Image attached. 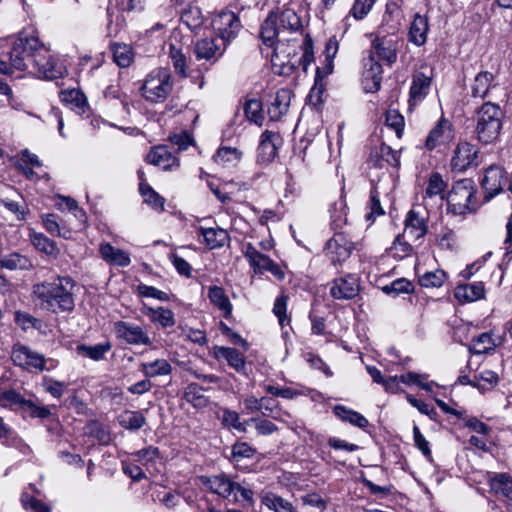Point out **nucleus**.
Masks as SVG:
<instances>
[{
	"mask_svg": "<svg viewBox=\"0 0 512 512\" xmlns=\"http://www.w3.org/2000/svg\"><path fill=\"white\" fill-rule=\"evenodd\" d=\"M302 28L300 17L292 9L272 11L261 25L260 37L264 44L274 47L271 62L278 74L288 75L298 65L296 59V46L286 53L285 41L289 42V34L297 33Z\"/></svg>",
	"mask_w": 512,
	"mask_h": 512,
	"instance_id": "f257e3e1",
	"label": "nucleus"
},
{
	"mask_svg": "<svg viewBox=\"0 0 512 512\" xmlns=\"http://www.w3.org/2000/svg\"><path fill=\"white\" fill-rule=\"evenodd\" d=\"M9 61L14 70L27 71L48 80L60 78L66 72L36 36L26 33H20L13 42Z\"/></svg>",
	"mask_w": 512,
	"mask_h": 512,
	"instance_id": "f03ea898",
	"label": "nucleus"
},
{
	"mask_svg": "<svg viewBox=\"0 0 512 512\" xmlns=\"http://www.w3.org/2000/svg\"><path fill=\"white\" fill-rule=\"evenodd\" d=\"M75 281L69 276H56L32 286L31 300L34 305L47 312H71L75 307Z\"/></svg>",
	"mask_w": 512,
	"mask_h": 512,
	"instance_id": "7ed1b4c3",
	"label": "nucleus"
},
{
	"mask_svg": "<svg viewBox=\"0 0 512 512\" xmlns=\"http://www.w3.org/2000/svg\"><path fill=\"white\" fill-rule=\"evenodd\" d=\"M503 112L499 105L490 101L484 103L477 113L475 134L477 140L484 144H491L497 140L502 129Z\"/></svg>",
	"mask_w": 512,
	"mask_h": 512,
	"instance_id": "20e7f679",
	"label": "nucleus"
},
{
	"mask_svg": "<svg viewBox=\"0 0 512 512\" xmlns=\"http://www.w3.org/2000/svg\"><path fill=\"white\" fill-rule=\"evenodd\" d=\"M173 89L170 72L165 68L152 70L141 86L142 96L150 102L160 103L166 100Z\"/></svg>",
	"mask_w": 512,
	"mask_h": 512,
	"instance_id": "39448f33",
	"label": "nucleus"
},
{
	"mask_svg": "<svg viewBox=\"0 0 512 512\" xmlns=\"http://www.w3.org/2000/svg\"><path fill=\"white\" fill-rule=\"evenodd\" d=\"M473 181L462 179L457 181L448 194V211L453 215L464 216L476 209Z\"/></svg>",
	"mask_w": 512,
	"mask_h": 512,
	"instance_id": "423d86ee",
	"label": "nucleus"
},
{
	"mask_svg": "<svg viewBox=\"0 0 512 512\" xmlns=\"http://www.w3.org/2000/svg\"><path fill=\"white\" fill-rule=\"evenodd\" d=\"M11 359L16 366L29 372L43 371L46 369L47 360L45 356L21 343L13 345Z\"/></svg>",
	"mask_w": 512,
	"mask_h": 512,
	"instance_id": "0eeeda50",
	"label": "nucleus"
},
{
	"mask_svg": "<svg viewBox=\"0 0 512 512\" xmlns=\"http://www.w3.org/2000/svg\"><path fill=\"white\" fill-rule=\"evenodd\" d=\"M212 27L218 35V39L228 44L237 36L241 28V23L238 16L233 11L222 10L213 18Z\"/></svg>",
	"mask_w": 512,
	"mask_h": 512,
	"instance_id": "6e6552de",
	"label": "nucleus"
},
{
	"mask_svg": "<svg viewBox=\"0 0 512 512\" xmlns=\"http://www.w3.org/2000/svg\"><path fill=\"white\" fill-rule=\"evenodd\" d=\"M114 333L120 341L130 345H151L152 341L148 333L140 326L117 321L113 325Z\"/></svg>",
	"mask_w": 512,
	"mask_h": 512,
	"instance_id": "1a4fd4ad",
	"label": "nucleus"
},
{
	"mask_svg": "<svg viewBox=\"0 0 512 512\" xmlns=\"http://www.w3.org/2000/svg\"><path fill=\"white\" fill-rule=\"evenodd\" d=\"M354 249L353 243L342 232H335L325 244V255L330 259L333 265L344 262L350 257Z\"/></svg>",
	"mask_w": 512,
	"mask_h": 512,
	"instance_id": "9d476101",
	"label": "nucleus"
},
{
	"mask_svg": "<svg viewBox=\"0 0 512 512\" xmlns=\"http://www.w3.org/2000/svg\"><path fill=\"white\" fill-rule=\"evenodd\" d=\"M454 136L452 123L445 118H441L430 130L425 141V147L430 151L436 148H445L452 142Z\"/></svg>",
	"mask_w": 512,
	"mask_h": 512,
	"instance_id": "9b49d317",
	"label": "nucleus"
},
{
	"mask_svg": "<svg viewBox=\"0 0 512 512\" xmlns=\"http://www.w3.org/2000/svg\"><path fill=\"white\" fill-rule=\"evenodd\" d=\"M507 183V174L499 165L489 166L484 173L482 186L485 190V199L490 200L503 191Z\"/></svg>",
	"mask_w": 512,
	"mask_h": 512,
	"instance_id": "f8f14e48",
	"label": "nucleus"
},
{
	"mask_svg": "<svg viewBox=\"0 0 512 512\" xmlns=\"http://www.w3.org/2000/svg\"><path fill=\"white\" fill-rule=\"evenodd\" d=\"M478 150L468 142L459 143L452 156L450 166L453 171L463 172L476 164Z\"/></svg>",
	"mask_w": 512,
	"mask_h": 512,
	"instance_id": "ddd939ff",
	"label": "nucleus"
},
{
	"mask_svg": "<svg viewBox=\"0 0 512 512\" xmlns=\"http://www.w3.org/2000/svg\"><path fill=\"white\" fill-rule=\"evenodd\" d=\"M360 290L359 280L354 274L336 278L331 285L330 294L334 299H352Z\"/></svg>",
	"mask_w": 512,
	"mask_h": 512,
	"instance_id": "4468645a",
	"label": "nucleus"
},
{
	"mask_svg": "<svg viewBox=\"0 0 512 512\" xmlns=\"http://www.w3.org/2000/svg\"><path fill=\"white\" fill-rule=\"evenodd\" d=\"M364 71L363 81L364 88L367 92H376L381 87L383 69L381 64L368 52V56L363 60Z\"/></svg>",
	"mask_w": 512,
	"mask_h": 512,
	"instance_id": "2eb2a0df",
	"label": "nucleus"
},
{
	"mask_svg": "<svg viewBox=\"0 0 512 512\" xmlns=\"http://www.w3.org/2000/svg\"><path fill=\"white\" fill-rule=\"evenodd\" d=\"M505 342V333H496L491 330L476 336L471 345L470 351L474 354H489Z\"/></svg>",
	"mask_w": 512,
	"mask_h": 512,
	"instance_id": "dca6fc26",
	"label": "nucleus"
},
{
	"mask_svg": "<svg viewBox=\"0 0 512 512\" xmlns=\"http://www.w3.org/2000/svg\"><path fill=\"white\" fill-rule=\"evenodd\" d=\"M398 42L393 37L383 36L376 37L372 42L369 53H373L374 57L385 61L388 65H392L397 60Z\"/></svg>",
	"mask_w": 512,
	"mask_h": 512,
	"instance_id": "f3484780",
	"label": "nucleus"
},
{
	"mask_svg": "<svg viewBox=\"0 0 512 512\" xmlns=\"http://www.w3.org/2000/svg\"><path fill=\"white\" fill-rule=\"evenodd\" d=\"M471 96L474 98L492 97L494 91L498 89V83L495 76L489 71H480L473 79L471 85Z\"/></svg>",
	"mask_w": 512,
	"mask_h": 512,
	"instance_id": "a211bd4d",
	"label": "nucleus"
},
{
	"mask_svg": "<svg viewBox=\"0 0 512 512\" xmlns=\"http://www.w3.org/2000/svg\"><path fill=\"white\" fill-rule=\"evenodd\" d=\"M226 46L218 38H204L196 43L194 53L198 60L216 61L223 55Z\"/></svg>",
	"mask_w": 512,
	"mask_h": 512,
	"instance_id": "6ab92c4d",
	"label": "nucleus"
},
{
	"mask_svg": "<svg viewBox=\"0 0 512 512\" xmlns=\"http://www.w3.org/2000/svg\"><path fill=\"white\" fill-rule=\"evenodd\" d=\"M432 78L421 71L412 75V82L409 91V108L421 103L428 95L431 88Z\"/></svg>",
	"mask_w": 512,
	"mask_h": 512,
	"instance_id": "aec40b11",
	"label": "nucleus"
},
{
	"mask_svg": "<svg viewBox=\"0 0 512 512\" xmlns=\"http://www.w3.org/2000/svg\"><path fill=\"white\" fill-rule=\"evenodd\" d=\"M428 232V224L426 217L420 215L414 209L410 210L405 218L404 235L410 241H418L422 239Z\"/></svg>",
	"mask_w": 512,
	"mask_h": 512,
	"instance_id": "412c9836",
	"label": "nucleus"
},
{
	"mask_svg": "<svg viewBox=\"0 0 512 512\" xmlns=\"http://www.w3.org/2000/svg\"><path fill=\"white\" fill-rule=\"evenodd\" d=\"M148 163L158 166L163 170H169L179 166V161L168 149L167 146L154 147L146 156Z\"/></svg>",
	"mask_w": 512,
	"mask_h": 512,
	"instance_id": "4be33fe9",
	"label": "nucleus"
},
{
	"mask_svg": "<svg viewBox=\"0 0 512 512\" xmlns=\"http://www.w3.org/2000/svg\"><path fill=\"white\" fill-rule=\"evenodd\" d=\"M292 92L287 88L279 89L268 107V115L271 120L277 121L285 115L289 109Z\"/></svg>",
	"mask_w": 512,
	"mask_h": 512,
	"instance_id": "5701e85b",
	"label": "nucleus"
},
{
	"mask_svg": "<svg viewBox=\"0 0 512 512\" xmlns=\"http://www.w3.org/2000/svg\"><path fill=\"white\" fill-rule=\"evenodd\" d=\"M369 161L379 168H383L385 163L392 167H398L400 165V156L390 146L383 144L379 149L371 153Z\"/></svg>",
	"mask_w": 512,
	"mask_h": 512,
	"instance_id": "b1692460",
	"label": "nucleus"
},
{
	"mask_svg": "<svg viewBox=\"0 0 512 512\" xmlns=\"http://www.w3.org/2000/svg\"><path fill=\"white\" fill-rule=\"evenodd\" d=\"M485 295V288L482 282L461 284L456 286L454 296L460 302H473L482 299Z\"/></svg>",
	"mask_w": 512,
	"mask_h": 512,
	"instance_id": "393cba45",
	"label": "nucleus"
},
{
	"mask_svg": "<svg viewBox=\"0 0 512 512\" xmlns=\"http://www.w3.org/2000/svg\"><path fill=\"white\" fill-rule=\"evenodd\" d=\"M213 354L216 359H224L228 365L238 372L245 368V358L242 353L231 347L215 346Z\"/></svg>",
	"mask_w": 512,
	"mask_h": 512,
	"instance_id": "a878e982",
	"label": "nucleus"
},
{
	"mask_svg": "<svg viewBox=\"0 0 512 512\" xmlns=\"http://www.w3.org/2000/svg\"><path fill=\"white\" fill-rule=\"evenodd\" d=\"M244 256L255 274H263L273 261L265 254L259 252L251 243L245 246Z\"/></svg>",
	"mask_w": 512,
	"mask_h": 512,
	"instance_id": "bb28decb",
	"label": "nucleus"
},
{
	"mask_svg": "<svg viewBox=\"0 0 512 512\" xmlns=\"http://www.w3.org/2000/svg\"><path fill=\"white\" fill-rule=\"evenodd\" d=\"M228 500L242 506L251 507L255 503L254 492L246 481L237 482L233 480V487L230 492V499Z\"/></svg>",
	"mask_w": 512,
	"mask_h": 512,
	"instance_id": "cd10ccee",
	"label": "nucleus"
},
{
	"mask_svg": "<svg viewBox=\"0 0 512 512\" xmlns=\"http://www.w3.org/2000/svg\"><path fill=\"white\" fill-rule=\"evenodd\" d=\"M204 484L207 488L222 498L230 499V492L233 487V480L225 474L206 477Z\"/></svg>",
	"mask_w": 512,
	"mask_h": 512,
	"instance_id": "c85d7f7f",
	"label": "nucleus"
},
{
	"mask_svg": "<svg viewBox=\"0 0 512 512\" xmlns=\"http://www.w3.org/2000/svg\"><path fill=\"white\" fill-rule=\"evenodd\" d=\"M447 187L446 182L443 180L442 176L435 172L429 176L427 187L425 188L423 194V201L426 206H428V200H432L433 198L439 197L440 201H443L445 198V189Z\"/></svg>",
	"mask_w": 512,
	"mask_h": 512,
	"instance_id": "c756f323",
	"label": "nucleus"
},
{
	"mask_svg": "<svg viewBox=\"0 0 512 512\" xmlns=\"http://www.w3.org/2000/svg\"><path fill=\"white\" fill-rule=\"evenodd\" d=\"M201 235L204 238L206 246L213 250L225 246L229 240V234L225 229L217 228H200Z\"/></svg>",
	"mask_w": 512,
	"mask_h": 512,
	"instance_id": "7c9ffc66",
	"label": "nucleus"
},
{
	"mask_svg": "<svg viewBox=\"0 0 512 512\" xmlns=\"http://www.w3.org/2000/svg\"><path fill=\"white\" fill-rule=\"evenodd\" d=\"M101 257L109 264L126 267L130 264L131 260L129 255L109 243H102L99 248Z\"/></svg>",
	"mask_w": 512,
	"mask_h": 512,
	"instance_id": "2f4dec72",
	"label": "nucleus"
},
{
	"mask_svg": "<svg viewBox=\"0 0 512 512\" xmlns=\"http://www.w3.org/2000/svg\"><path fill=\"white\" fill-rule=\"evenodd\" d=\"M208 298L225 318L231 316L233 307L222 287L210 286L208 288Z\"/></svg>",
	"mask_w": 512,
	"mask_h": 512,
	"instance_id": "473e14b6",
	"label": "nucleus"
},
{
	"mask_svg": "<svg viewBox=\"0 0 512 512\" xmlns=\"http://www.w3.org/2000/svg\"><path fill=\"white\" fill-rule=\"evenodd\" d=\"M0 267L10 271L30 270L33 267L31 259L19 252H12L1 256Z\"/></svg>",
	"mask_w": 512,
	"mask_h": 512,
	"instance_id": "72a5a7b5",
	"label": "nucleus"
},
{
	"mask_svg": "<svg viewBox=\"0 0 512 512\" xmlns=\"http://www.w3.org/2000/svg\"><path fill=\"white\" fill-rule=\"evenodd\" d=\"M491 491L507 499H512V477L507 473H496L489 480Z\"/></svg>",
	"mask_w": 512,
	"mask_h": 512,
	"instance_id": "f704fd0d",
	"label": "nucleus"
},
{
	"mask_svg": "<svg viewBox=\"0 0 512 512\" xmlns=\"http://www.w3.org/2000/svg\"><path fill=\"white\" fill-rule=\"evenodd\" d=\"M428 29L427 18L416 14L409 30L410 41L417 46H422L426 42Z\"/></svg>",
	"mask_w": 512,
	"mask_h": 512,
	"instance_id": "c9c22d12",
	"label": "nucleus"
},
{
	"mask_svg": "<svg viewBox=\"0 0 512 512\" xmlns=\"http://www.w3.org/2000/svg\"><path fill=\"white\" fill-rule=\"evenodd\" d=\"M140 371L148 378L167 376L172 372V366L166 359H156L140 364Z\"/></svg>",
	"mask_w": 512,
	"mask_h": 512,
	"instance_id": "e433bc0d",
	"label": "nucleus"
},
{
	"mask_svg": "<svg viewBox=\"0 0 512 512\" xmlns=\"http://www.w3.org/2000/svg\"><path fill=\"white\" fill-rule=\"evenodd\" d=\"M261 503L273 512H294L292 503L273 492L262 493Z\"/></svg>",
	"mask_w": 512,
	"mask_h": 512,
	"instance_id": "4c0bfd02",
	"label": "nucleus"
},
{
	"mask_svg": "<svg viewBox=\"0 0 512 512\" xmlns=\"http://www.w3.org/2000/svg\"><path fill=\"white\" fill-rule=\"evenodd\" d=\"M241 157L242 152L237 148L223 146L217 150L213 160L223 167H234L240 162Z\"/></svg>",
	"mask_w": 512,
	"mask_h": 512,
	"instance_id": "58836bf2",
	"label": "nucleus"
},
{
	"mask_svg": "<svg viewBox=\"0 0 512 512\" xmlns=\"http://www.w3.org/2000/svg\"><path fill=\"white\" fill-rule=\"evenodd\" d=\"M118 420L121 427L130 431L139 430L146 424L142 411L126 410L119 415Z\"/></svg>",
	"mask_w": 512,
	"mask_h": 512,
	"instance_id": "ea45409f",
	"label": "nucleus"
},
{
	"mask_svg": "<svg viewBox=\"0 0 512 512\" xmlns=\"http://www.w3.org/2000/svg\"><path fill=\"white\" fill-rule=\"evenodd\" d=\"M181 20L189 29L195 30L203 25L205 16L199 6L190 4L183 10Z\"/></svg>",
	"mask_w": 512,
	"mask_h": 512,
	"instance_id": "a19ab883",
	"label": "nucleus"
},
{
	"mask_svg": "<svg viewBox=\"0 0 512 512\" xmlns=\"http://www.w3.org/2000/svg\"><path fill=\"white\" fill-rule=\"evenodd\" d=\"M61 99L71 105L78 114L86 113L88 104L85 95L77 89H71L61 92Z\"/></svg>",
	"mask_w": 512,
	"mask_h": 512,
	"instance_id": "79ce46f5",
	"label": "nucleus"
},
{
	"mask_svg": "<svg viewBox=\"0 0 512 512\" xmlns=\"http://www.w3.org/2000/svg\"><path fill=\"white\" fill-rule=\"evenodd\" d=\"M333 412L342 421L349 422L356 427L365 428L368 425V420L363 415L345 406H335Z\"/></svg>",
	"mask_w": 512,
	"mask_h": 512,
	"instance_id": "37998d69",
	"label": "nucleus"
},
{
	"mask_svg": "<svg viewBox=\"0 0 512 512\" xmlns=\"http://www.w3.org/2000/svg\"><path fill=\"white\" fill-rule=\"evenodd\" d=\"M147 315L152 322L158 323L163 328L172 327L175 325L174 313L167 308H147Z\"/></svg>",
	"mask_w": 512,
	"mask_h": 512,
	"instance_id": "c03bdc74",
	"label": "nucleus"
},
{
	"mask_svg": "<svg viewBox=\"0 0 512 512\" xmlns=\"http://www.w3.org/2000/svg\"><path fill=\"white\" fill-rule=\"evenodd\" d=\"M183 397L196 408L205 407L208 404V398L204 396L203 388L196 383H190L185 387Z\"/></svg>",
	"mask_w": 512,
	"mask_h": 512,
	"instance_id": "a18cd8bd",
	"label": "nucleus"
},
{
	"mask_svg": "<svg viewBox=\"0 0 512 512\" xmlns=\"http://www.w3.org/2000/svg\"><path fill=\"white\" fill-rule=\"evenodd\" d=\"M374 4L375 0H355L349 14L343 19L345 26L349 25L350 17H353L355 20L364 19L370 13Z\"/></svg>",
	"mask_w": 512,
	"mask_h": 512,
	"instance_id": "49530a36",
	"label": "nucleus"
},
{
	"mask_svg": "<svg viewBox=\"0 0 512 512\" xmlns=\"http://www.w3.org/2000/svg\"><path fill=\"white\" fill-rule=\"evenodd\" d=\"M114 62L122 68H126L131 65L134 59V53L132 48L124 43H116L112 46Z\"/></svg>",
	"mask_w": 512,
	"mask_h": 512,
	"instance_id": "de8ad7c7",
	"label": "nucleus"
},
{
	"mask_svg": "<svg viewBox=\"0 0 512 512\" xmlns=\"http://www.w3.org/2000/svg\"><path fill=\"white\" fill-rule=\"evenodd\" d=\"M346 204L343 200H339L335 202L331 209V228L337 232L341 230L345 224H347V213H346Z\"/></svg>",
	"mask_w": 512,
	"mask_h": 512,
	"instance_id": "09e8293b",
	"label": "nucleus"
},
{
	"mask_svg": "<svg viewBox=\"0 0 512 512\" xmlns=\"http://www.w3.org/2000/svg\"><path fill=\"white\" fill-rule=\"evenodd\" d=\"M139 191L144 201L156 210H164L165 199L160 196L149 184L140 183Z\"/></svg>",
	"mask_w": 512,
	"mask_h": 512,
	"instance_id": "8fccbe9b",
	"label": "nucleus"
},
{
	"mask_svg": "<svg viewBox=\"0 0 512 512\" xmlns=\"http://www.w3.org/2000/svg\"><path fill=\"white\" fill-rule=\"evenodd\" d=\"M446 279H447L446 272L444 270L437 269L435 271H428V272L424 273L419 278V283L422 287L438 288L444 284Z\"/></svg>",
	"mask_w": 512,
	"mask_h": 512,
	"instance_id": "3c124183",
	"label": "nucleus"
},
{
	"mask_svg": "<svg viewBox=\"0 0 512 512\" xmlns=\"http://www.w3.org/2000/svg\"><path fill=\"white\" fill-rule=\"evenodd\" d=\"M110 348L111 345L106 342L99 343L94 346L79 345L77 347V351L92 360L99 361L104 358V355L110 350Z\"/></svg>",
	"mask_w": 512,
	"mask_h": 512,
	"instance_id": "603ef678",
	"label": "nucleus"
},
{
	"mask_svg": "<svg viewBox=\"0 0 512 512\" xmlns=\"http://www.w3.org/2000/svg\"><path fill=\"white\" fill-rule=\"evenodd\" d=\"M244 112L246 117L257 125H262L264 120L262 102L258 99H250L245 103Z\"/></svg>",
	"mask_w": 512,
	"mask_h": 512,
	"instance_id": "864d4df0",
	"label": "nucleus"
},
{
	"mask_svg": "<svg viewBox=\"0 0 512 512\" xmlns=\"http://www.w3.org/2000/svg\"><path fill=\"white\" fill-rule=\"evenodd\" d=\"M277 138L278 136L271 131H265L261 135L259 151L267 155V160L273 159L277 154V147L275 144V140Z\"/></svg>",
	"mask_w": 512,
	"mask_h": 512,
	"instance_id": "5fc2aeb1",
	"label": "nucleus"
},
{
	"mask_svg": "<svg viewBox=\"0 0 512 512\" xmlns=\"http://www.w3.org/2000/svg\"><path fill=\"white\" fill-rule=\"evenodd\" d=\"M498 382V375L492 370H483L475 375V387L479 390L493 388Z\"/></svg>",
	"mask_w": 512,
	"mask_h": 512,
	"instance_id": "6e6d98bb",
	"label": "nucleus"
},
{
	"mask_svg": "<svg viewBox=\"0 0 512 512\" xmlns=\"http://www.w3.org/2000/svg\"><path fill=\"white\" fill-rule=\"evenodd\" d=\"M287 303L288 296L282 294L275 299L273 306V313L278 318L279 324L282 328H284L285 325H289L290 323V318L286 314Z\"/></svg>",
	"mask_w": 512,
	"mask_h": 512,
	"instance_id": "4d7b16f0",
	"label": "nucleus"
},
{
	"mask_svg": "<svg viewBox=\"0 0 512 512\" xmlns=\"http://www.w3.org/2000/svg\"><path fill=\"white\" fill-rule=\"evenodd\" d=\"M43 225L47 232L51 235L61 236L63 238H68L70 235V231L67 229H62L57 221V216L55 214H46L42 216Z\"/></svg>",
	"mask_w": 512,
	"mask_h": 512,
	"instance_id": "13d9d810",
	"label": "nucleus"
},
{
	"mask_svg": "<svg viewBox=\"0 0 512 512\" xmlns=\"http://www.w3.org/2000/svg\"><path fill=\"white\" fill-rule=\"evenodd\" d=\"M249 421L246 422H240L239 414L236 411H232L229 409H225L223 411L222 415V423L224 426L228 428H233L239 432H245L246 431V424Z\"/></svg>",
	"mask_w": 512,
	"mask_h": 512,
	"instance_id": "bf43d9fd",
	"label": "nucleus"
},
{
	"mask_svg": "<svg viewBox=\"0 0 512 512\" xmlns=\"http://www.w3.org/2000/svg\"><path fill=\"white\" fill-rule=\"evenodd\" d=\"M413 289V284L405 278L396 279L390 285H386L382 288L386 294L394 293L395 295L411 293Z\"/></svg>",
	"mask_w": 512,
	"mask_h": 512,
	"instance_id": "052dcab7",
	"label": "nucleus"
},
{
	"mask_svg": "<svg viewBox=\"0 0 512 512\" xmlns=\"http://www.w3.org/2000/svg\"><path fill=\"white\" fill-rule=\"evenodd\" d=\"M20 500L25 510H30L32 512H50V507L48 505L29 495L27 492L22 493Z\"/></svg>",
	"mask_w": 512,
	"mask_h": 512,
	"instance_id": "680f3d73",
	"label": "nucleus"
},
{
	"mask_svg": "<svg viewBox=\"0 0 512 512\" xmlns=\"http://www.w3.org/2000/svg\"><path fill=\"white\" fill-rule=\"evenodd\" d=\"M15 323L23 330L27 331L31 328H38L41 324V321L31 314L23 311L15 312Z\"/></svg>",
	"mask_w": 512,
	"mask_h": 512,
	"instance_id": "e2e57ef3",
	"label": "nucleus"
},
{
	"mask_svg": "<svg viewBox=\"0 0 512 512\" xmlns=\"http://www.w3.org/2000/svg\"><path fill=\"white\" fill-rule=\"evenodd\" d=\"M32 243L33 245L40 251L46 254H54L57 250L53 241L48 239L45 235L41 233H34L32 235Z\"/></svg>",
	"mask_w": 512,
	"mask_h": 512,
	"instance_id": "0e129e2a",
	"label": "nucleus"
},
{
	"mask_svg": "<svg viewBox=\"0 0 512 512\" xmlns=\"http://www.w3.org/2000/svg\"><path fill=\"white\" fill-rule=\"evenodd\" d=\"M137 293L141 297L155 298L160 301L169 300V295L166 292L159 290L154 286H149L145 284H139L137 286Z\"/></svg>",
	"mask_w": 512,
	"mask_h": 512,
	"instance_id": "69168bd1",
	"label": "nucleus"
},
{
	"mask_svg": "<svg viewBox=\"0 0 512 512\" xmlns=\"http://www.w3.org/2000/svg\"><path fill=\"white\" fill-rule=\"evenodd\" d=\"M23 408L26 409L33 418L46 419L51 415V411L48 407L38 405L32 400H25V402H23Z\"/></svg>",
	"mask_w": 512,
	"mask_h": 512,
	"instance_id": "338daca9",
	"label": "nucleus"
},
{
	"mask_svg": "<svg viewBox=\"0 0 512 512\" xmlns=\"http://www.w3.org/2000/svg\"><path fill=\"white\" fill-rule=\"evenodd\" d=\"M43 387L54 398H61L67 385L49 377L43 378Z\"/></svg>",
	"mask_w": 512,
	"mask_h": 512,
	"instance_id": "774afa93",
	"label": "nucleus"
}]
</instances>
